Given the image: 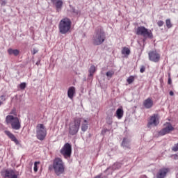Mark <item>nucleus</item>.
<instances>
[{
    "instance_id": "0eeeda50",
    "label": "nucleus",
    "mask_w": 178,
    "mask_h": 178,
    "mask_svg": "<svg viewBox=\"0 0 178 178\" xmlns=\"http://www.w3.org/2000/svg\"><path fill=\"white\" fill-rule=\"evenodd\" d=\"M36 136L38 140L42 141L44 138L47 136V129H45V127L42 124H39L36 127Z\"/></svg>"
},
{
    "instance_id": "f257e3e1",
    "label": "nucleus",
    "mask_w": 178,
    "mask_h": 178,
    "mask_svg": "<svg viewBox=\"0 0 178 178\" xmlns=\"http://www.w3.org/2000/svg\"><path fill=\"white\" fill-rule=\"evenodd\" d=\"M72 29V20L67 17L63 18L58 24V30L60 34L70 33Z\"/></svg>"
},
{
    "instance_id": "c756f323",
    "label": "nucleus",
    "mask_w": 178,
    "mask_h": 178,
    "mask_svg": "<svg viewBox=\"0 0 178 178\" xmlns=\"http://www.w3.org/2000/svg\"><path fill=\"white\" fill-rule=\"evenodd\" d=\"M38 52V49L33 48L31 49V54L35 55Z\"/></svg>"
},
{
    "instance_id": "f8f14e48",
    "label": "nucleus",
    "mask_w": 178,
    "mask_h": 178,
    "mask_svg": "<svg viewBox=\"0 0 178 178\" xmlns=\"http://www.w3.org/2000/svg\"><path fill=\"white\" fill-rule=\"evenodd\" d=\"M168 168H161L156 175V178H165L168 172H170Z\"/></svg>"
},
{
    "instance_id": "7c9ffc66",
    "label": "nucleus",
    "mask_w": 178,
    "mask_h": 178,
    "mask_svg": "<svg viewBox=\"0 0 178 178\" xmlns=\"http://www.w3.org/2000/svg\"><path fill=\"white\" fill-rule=\"evenodd\" d=\"M19 88L21 90H24L26 88V83L23 82L19 85Z\"/></svg>"
},
{
    "instance_id": "58836bf2",
    "label": "nucleus",
    "mask_w": 178,
    "mask_h": 178,
    "mask_svg": "<svg viewBox=\"0 0 178 178\" xmlns=\"http://www.w3.org/2000/svg\"><path fill=\"white\" fill-rule=\"evenodd\" d=\"M171 12H173V13H175V10H171Z\"/></svg>"
},
{
    "instance_id": "473e14b6",
    "label": "nucleus",
    "mask_w": 178,
    "mask_h": 178,
    "mask_svg": "<svg viewBox=\"0 0 178 178\" xmlns=\"http://www.w3.org/2000/svg\"><path fill=\"white\" fill-rule=\"evenodd\" d=\"M0 5L5 6L6 5V0H0Z\"/></svg>"
},
{
    "instance_id": "2eb2a0df",
    "label": "nucleus",
    "mask_w": 178,
    "mask_h": 178,
    "mask_svg": "<svg viewBox=\"0 0 178 178\" xmlns=\"http://www.w3.org/2000/svg\"><path fill=\"white\" fill-rule=\"evenodd\" d=\"M51 1L56 6L58 12L62 9V6H63V1L62 0H51Z\"/></svg>"
},
{
    "instance_id": "c9c22d12",
    "label": "nucleus",
    "mask_w": 178,
    "mask_h": 178,
    "mask_svg": "<svg viewBox=\"0 0 178 178\" xmlns=\"http://www.w3.org/2000/svg\"><path fill=\"white\" fill-rule=\"evenodd\" d=\"M106 122L108 123V124H111L112 123V119L111 118L107 119Z\"/></svg>"
},
{
    "instance_id": "4be33fe9",
    "label": "nucleus",
    "mask_w": 178,
    "mask_h": 178,
    "mask_svg": "<svg viewBox=\"0 0 178 178\" xmlns=\"http://www.w3.org/2000/svg\"><path fill=\"white\" fill-rule=\"evenodd\" d=\"M19 51L17 49H8V53L9 55H14L15 56H17L19 55Z\"/></svg>"
},
{
    "instance_id": "5701e85b",
    "label": "nucleus",
    "mask_w": 178,
    "mask_h": 178,
    "mask_svg": "<svg viewBox=\"0 0 178 178\" xmlns=\"http://www.w3.org/2000/svg\"><path fill=\"white\" fill-rule=\"evenodd\" d=\"M116 117L118 118V119H122V118H123V109L122 108L117 109Z\"/></svg>"
},
{
    "instance_id": "9b49d317",
    "label": "nucleus",
    "mask_w": 178,
    "mask_h": 178,
    "mask_svg": "<svg viewBox=\"0 0 178 178\" xmlns=\"http://www.w3.org/2000/svg\"><path fill=\"white\" fill-rule=\"evenodd\" d=\"M159 124V118L158 114H154L151 116L149 122L147 124V127H151V126H158Z\"/></svg>"
},
{
    "instance_id": "4468645a",
    "label": "nucleus",
    "mask_w": 178,
    "mask_h": 178,
    "mask_svg": "<svg viewBox=\"0 0 178 178\" xmlns=\"http://www.w3.org/2000/svg\"><path fill=\"white\" fill-rule=\"evenodd\" d=\"M5 177L8 178H17V174L13 170H7L4 172Z\"/></svg>"
},
{
    "instance_id": "6e6552de",
    "label": "nucleus",
    "mask_w": 178,
    "mask_h": 178,
    "mask_svg": "<svg viewBox=\"0 0 178 178\" xmlns=\"http://www.w3.org/2000/svg\"><path fill=\"white\" fill-rule=\"evenodd\" d=\"M60 154L63 155L65 159L70 158L72 155V145L65 143L60 149Z\"/></svg>"
},
{
    "instance_id": "6ab92c4d",
    "label": "nucleus",
    "mask_w": 178,
    "mask_h": 178,
    "mask_svg": "<svg viewBox=\"0 0 178 178\" xmlns=\"http://www.w3.org/2000/svg\"><path fill=\"white\" fill-rule=\"evenodd\" d=\"M122 145V147H125V148H130V139L127 138H124Z\"/></svg>"
},
{
    "instance_id": "1a4fd4ad",
    "label": "nucleus",
    "mask_w": 178,
    "mask_h": 178,
    "mask_svg": "<svg viewBox=\"0 0 178 178\" xmlns=\"http://www.w3.org/2000/svg\"><path fill=\"white\" fill-rule=\"evenodd\" d=\"M173 130H175V127L172 126V124L170 122H166L164 124V127L159 131V136H165V134H169Z\"/></svg>"
},
{
    "instance_id": "f03ea898",
    "label": "nucleus",
    "mask_w": 178,
    "mask_h": 178,
    "mask_svg": "<svg viewBox=\"0 0 178 178\" xmlns=\"http://www.w3.org/2000/svg\"><path fill=\"white\" fill-rule=\"evenodd\" d=\"M53 169L57 176L65 173V163L60 158H56L53 161Z\"/></svg>"
},
{
    "instance_id": "20e7f679",
    "label": "nucleus",
    "mask_w": 178,
    "mask_h": 178,
    "mask_svg": "<svg viewBox=\"0 0 178 178\" xmlns=\"http://www.w3.org/2000/svg\"><path fill=\"white\" fill-rule=\"evenodd\" d=\"M81 123V121L80 120V119H76L70 123L69 134L70 136H75V134H77V133H79Z\"/></svg>"
},
{
    "instance_id": "b1692460",
    "label": "nucleus",
    "mask_w": 178,
    "mask_h": 178,
    "mask_svg": "<svg viewBox=\"0 0 178 178\" xmlns=\"http://www.w3.org/2000/svg\"><path fill=\"white\" fill-rule=\"evenodd\" d=\"M70 7L71 8L70 12H72L73 15L75 16L80 15V10H76V8H74V7L72 6L71 5H70Z\"/></svg>"
},
{
    "instance_id": "72a5a7b5",
    "label": "nucleus",
    "mask_w": 178,
    "mask_h": 178,
    "mask_svg": "<svg viewBox=\"0 0 178 178\" xmlns=\"http://www.w3.org/2000/svg\"><path fill=\"white\" fill-rule=\"evenodd\" d=\"M163 24H164L163 21H159L157 22L159 27H162V26H163Z\"/></svg>"
},
{
    "instance_id": "a211bd4d",
    "label": "nucleus",
    "mask_w": 178,
    "mask_h": 178,
    "mask_svg": "<svg viewBox=\"0 0 178 178\" xmlns=\"http://www.w3.org/2000/svg\"><path fill=\"white\" fill-rule=\"evenodd\" d=\"M122 168V163H115L111 167L107 168L106 170H118Z\"/></svg>"
},
{
    "instance_id": "dca6fc26",
    "label": "nucleus",
    "mask_w": 178,
    "mask_h": 178,
    "mask_svg": "<svg viewBox=\"0 0 178 178\" xmlns=\"http://www.w3.org/2000/svg\"><path fill=\"white\" fill-rule=\"evenodd\" d=\"M76 95V88L71 86L67 90V97L70 99H73L74 95Z\"/></svg>"
},
{
    "instance_id": "f704fd0d",
    "label": "nucleus",
    "mask_w": 178,
    "mask_h": 178,
    "mask_svg": "<svg viewBox=\"0 0 178 178\" xmlns=\"http://www.w3.org/2000/svg\"><path fill=\"white\" fill-rule=\"evenodd\" d=\"M140 73H144L145 72V67L142 66L140 70Z\"/></svg>"
},
{
    "instance_id": "cd10ccee",
    "label": "nucleus",
    "mask_w": 178,
    "mask_h": 178,
    "mask_svg": "<svg viewBox=\"0 0 178 178\" xmlns=\"http://www.w3.org/2000/svg\"><path fill=\"white\" fill-rule=\"evenodd\" d=\"M165 24L168 29H171L172 24V22H170V19H166Z\"/></svg>"
},
{
    "instance_id": "ea45409f",
    "label": "nucleus",
    "mask_w": 178,
    "mask_h": 178,
    "mask_svg": "<svg viewBox=\"0 0 178 178\" xmlns=\"http://www.w3.org/2000/svg\"><path fill=\"white\" fill-rule=\"evenodd\" d=\"M2 105V102L0 101V106Z\"/></svg>"
},
{
    "instance_id": "4c0bfd02",
    "label": "nucleus",
    "mask_w": 178,
    "mask_h": 178,
    "mask_svg": "<svg viewBox=\"0 0 178 178\" xmlns=\"http://www.w3.org/2000/svg\"><path fill=\"white\" fill-rule=\"evenodd\" d=\"M168 84H171L172 80H170V79H169L168 81Z\"/></svg>"
},
{
    "instance_id": "39448f33",
    "label": "nucleus",
    "mask_w": 178,
    "mask_h": 178,
    "mask_svg": "<svg viewBox=\"0 0 178 178\" xmlns=\"http://www.w3.org/2000/svg\"><path fill=\"white\" fill-rule=\"evenodd\" d=\"M6 120L7 123H10V124H11L12 129L14 130H19V129L22 127L20 121H19V118H17V117H13V115H7Z\"/></svg>"
},
{
    "instance_id": "a19ab883",
    "label": "nucleus",
    "mask_w": 178,
    "mask_h": 178,
    "mask_svg": "<svg viewBox=\"0 0 178 178\" xmlns=\"http://www.w3.org/2000/svg\"><path fill=\"white\" fill-rule=\"evenodd\" d=\"M38 63H40V62H37V63H36V65H38Z\"/></svg>"
},
{
    "instance_id": "7ed1b4c3",
    "label": "nucleus",
    "mask_w": 178,
    "mask_h": 178,
    "mask_svg": "<svg viewBox=\"0 0 178 178\" xmlns=\"http://www.w3.org/2000/svg\"><path fill=\"white\" fill-rule=\"evenodd\" d=\"M105 32L102 29H98L95 31L92 36V42L94 45H101L105 41Z\"/></svg>"
},
{
    "instance_id": "ddd939ff",
    "label": "nucleus",
    "mask_w": 178,
    "mask_h": 178,
    "mask_svg": "<svg viewBox=\"0 0 178 178\" xmlns=\"http://www.w3.org/2000/svg\"><path fill=\"white\" fill-rule=\"evenodd\" d=\"M143 106L145 109H151L154 106V99L151 97H148L143 101Z\"/></svg>"
},
{
    "instance_id": "e433bc0d",
    "label": "nucleus",
    "mask_w": 178,
    "mask_h": 178,
    "mask_svg": "<svg viewBox=\"0 0 178 178\" xmlns=\"http://www.w3.org/2000/svg\"><path fill=\"white\" fill-rule=\"evenodd\" d=\"M174 95H175V93L173 92V91H170V95L171 97H173Z\"/></svg>"
},
{
    "instance_id": "aec40b11",
    "label": "nucleus",
    "mask_w": 178,
    "mask_h": 178,
    "mask_svg": "<svg viewBox=\"0 0 178 178\" xmlns=\"http://www.w3.org/2000/svg\"><path fill=\"white\" fill-rule=\"evenodd\" d=\"M88 129V121L87 120H83V122L81 124V130L84 131H87Z\"/></svg>"
},
{
    "instance_id": "c85d7f7f",
    "label": "nucleus",
    "mask_w": 178,
    "mask_h": 178,
    "mask_svg": "<svg viewBox=\"0 0 178 178\" xmlns=\"http://www.w3.org/2000/svg\"><path fill=\"white\" fill-rule=\"evenodd\" d=\"M127 81L128 84H131L134 81V76H130L127 79Z\"/></svg>"
},
{
    "instance_id": "a878e982",
    "label": "nucleus",
    "mask_w": 178,
    "mask_h": 178,
    "mask_svg": "<svg viewBox=\"0 0 178 178\" xmlns=\"http://www.w3.org/2000/svg\"><path fill=\"white\" fill-rule=\"evenodd\" d=\"M113 74H115V72H113L112 70L108 71L106 73V77L108 78V80H109V79H112V76H113Z\"/></svg>"
},
{
    "instance_id": "f3484780",
    "label": "nucleus",
    "mask_w": 178,
    "mask_h": 178,
    "mask_svg": "<svg viewBox=\"0 0 178 178\" xmlns=\"http://www.w3.org/2000/svg\"><path fill=\"white\" fill-rule=\"evenodd\" d=\"M5 134H6V136H8V137H9V138H10V140L14 141L17 145L19 144V140H17V138H16V136H15V135H13V134L10 133V131H5Z\"/></svg>"
},
{
    "instance_id": "393cba45",
    "label": "nucleus",
    "mask_w": 178,
    "mask_h": 178,
    "mask_svg": "<svg viewBox=\"0 0 178 178\" xmlns=\"http://www.w3.org/2000/svg\"><path fill=\"white\" fill-rule=\"evenodd\" d=\"M95 70H97V68L94 65H91V67L89 69V73H90V77H92V76H94V73H95Z\"/></svg>"
},
{
    "instance_id": "9d476101",
    "label": "nucleus",
    "mask_w": 178,
    "mask_h": 178,
    "mask_svg": "<svg viewBox=\"0 0 178 178\" xmlns=\"http://www.w3.org/2000/svg\"><path fill=\"white\" fill-rule=\"evenodd\" d=\"M148 55L149 60H151V62L156 63L161 60V54H159L156 51H151L148 53Z\"/></svg>"
},
{
    "instance_id": "bb28decb",
    "label": "nucleus",
    "mask_w": 178,
    "mask_h": 178,
    "mask_svg": "<svg viewBox=\"0 0 178 178\" xmlns=\"http://www.w3.org/2000/svg\"><path fill=\"white\" fill-rule=\"evenodd\" d=\"M38 165H40V161H35L34 163L33 170L35 172H38Z\"/></svg>"
},
{
    "instance_id": "412c9836",
    "label": "nucleus",
    "mask_w": 178,
    "mask_h": 178,
    "mask_svg": "<svg viewBox=\"0 0 178 178\" xmlns=\"http://www.w3.org/2000/svg\"><path fill=\"white\" fill-rule=\"evenodd\" d=\"M122 55H124V56H129L130 55V49L128 47H123L121 51Z\"/></svg>"
},
{
    "instance_id": "423d86ee",
    "label": "nucleus",
    "mask_w": 178,
    "mask_h": 178,
    "mask_svg": "<svg viewBox=\"0 0 178 178\" xmlns=\"http://www.w3.org/2000/svg\"><path fill=\"white\" fill-rule=\"evenodd\" d=\"M136 34L137 35H142L143 37H145V38H152L153 37L152 31L144 26L138 27L136 30Z\"/></svg>"
},
{
    "instance_id": "2f4dec72",
    "label": "nucleus",
    "mask_w": 178,
    "mask_h": 178,
    "mask_svg": "<svg viewBox=\"0 0 178 178\" xmlns=\"http://www.w3.org/2000/svg\"><path fill=\"white\" fill-rule=\"evenodd\" d=\"M172 149L174 151V152H177V151H178V143H177V144H175V145L173 146V147H172Z\"/></svg>"
}]
</instances>
